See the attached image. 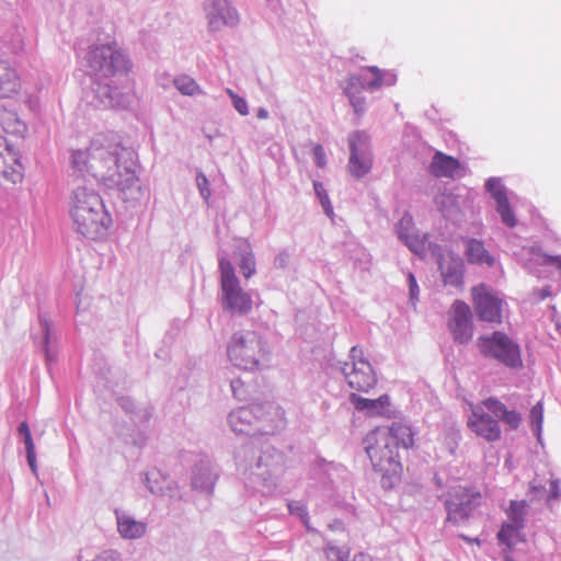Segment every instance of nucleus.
Segmentation results:
<instances>
[{
    "instance_id": "48",
    "label": "nucleus",
    "mask_w": 561,
    "mask_h": 561,
    "mask_svg": "<svg viewBox=\"0 0 561 561\" xmlns=\"http://www.w3.org/2000/svg\"><path fill=\"white\" fill-rule=\"evenodd\" d=\"M560 481L559 480H551L550 481V489H549V495L547 496V502L549 503L553 499H558L560 496Z\"/></svg>"
},
{
    "instance_id": "41",
    "label": "nucleus",
    "mask_w": 561,
    "mask_h": 561,
    "mask_svg": "<svg viewBox=\"0 0 561 561\" xmlns=\"http://www.w3.org/2000/svg\"><path fill=\"white\" fill-rule=\"evenodd\" d=\"M522 528L515 526L512 523L504 524L500 531L497 533V539L500 542L511 546V539L514 533L520 530Z\"/></svg>"
},
{
    "instance_id": "9",
    "label": "nucleus",
    "mask_w": 561,
    "mask_h": 561,
    "mask_svg": "<svg viewBox=\"0 0 561 561\" xmlns=\"http://www.w3.org/2000/svg\"><path fill=\"white\" fill-rule=\"evenodd\" d=\"M364 448L375 470L389 471L398 465V453L387 426H378L369 432L364 440Z\"/></svg>"
},
{
    "instance_id": "49",
    "label": "nucleus",
    "mask_w": 561,
    "mask_h": 561,
    "mask_svg": "<svg viewBox=\"0 0 561 561\" xmlns=\"http://www.w3.org/2000/svg\"><path fill=\"white\" fill-rule=\"evenodd\" d=\"M547 492L545 485H537L535 483H531L530 484V488H529V493L534 496V499L536 497H541L543 496V494Z\"/></svg>"
},
{
    "instance_id": "11",
    "label": "nucleus",
    "mask_w": 561,
    "mask_h": 561,
    "mask_svg": "<svg viewBox=\"0 0 561 561\" xmlns=\"http://www.w3.org/2000/svg\"><path fill=\"white\" fill-rule=\"evenodd\" d=\"M350 159L347 170L355 179L367 175L373 168V153L370 137L363 130H355L348 135Z\"/></svg>"
},
{
    "instance_id": "8",
    "label": "nucleus",
    "mask_w": 561,
    "mask_h": 561,
    "mask_svg": "<svg viewBox=\"0 0 561 561\" xmlns=\"http://www.w3.org/2000/svg\"><path fill=\"white\" fill-rule=\"evenodd\" d=\"M477 347L484 358L494 359L508 368L516 369L523 365L520 346L504 332L494 331L479 336Z\"/></svg>"
},
{
    "instance_id": "39",
    "label": "nucleus",
    "mask_w": 561,
    "mask_h": 561,
    "mask_svg": "<svg viewBox=\"0 0 561 561\" xmlns=\"http://www.w3.org/2000/svg\"><path fill=\"white\" fill-rule=\"evenodd\" d=\"M543 420V409L541 402H537L530 410V421L534 427V431L537 435L540 434L541 426Z\"/></svg>"
},
{
    "instance_id": "37",
    "label": "nucleus",
    "mask_w": 561,
    "mask_h": 561,
    "mask_svg": "<svg viewBox=\"0 0 561 561\" xmlns=\"http://www.w3.org/2000/svg\"><path fill=\"white\" fill-rule=\"evenodd\" d=\"M313 188H314V193L323 208V211L325 213V215L331 217L333 215V206L330 202V198L324 188V185L321 182L314 181Z\"/></svg>"
},
{
    "instance_id": "51",
    "label": "nucleus",
    "mask_w": 561,
    "mask_h": 561,
    "mask_svg": "<svg viewBox=\"0 0 561 561\" xmlns=\"http://www.w3.org/2000/svg\"><path fill=\"white\" fill-rule=\"evenodd\" d=\"M118 404L127 412H130L133 407H134V403L133 401L129 399V398H125V397H122L119 398L118 400Z\"/></svg>"
},
{
    "instance_id": "56",
    "label": "nucleus",
    "mask_w": 561,
    "mask_h": 561,
    "mask_svg": "<svg viewBox=\"0 0 561 561\" xmlns=\"http://www.w3.org/2000/svg\"><path fill=\"white\" fill-rule=\"evenodd\" d=\"M435 481H436V484H437L438 486H442V482H440V480H439L437 477H435Z\"/></svg>"
},
{
    "instance_id": "34",
    "label": "nucleus",
    "mask_w": 561,
    "mask_h": 561,
    "mask_svg": "<svg viewBox=\"0 0 561 561\" xmlns=\"http://www.w3.org/2000/svg\"><path fill=\"white\" fill-rule=\"evenodd\" d=\"M528 504L526 501H511L510 507L506 511L511 523L519 528L525 527V517L527 514Z\"/></svg>"
},
{
    "instance_id": "19",
    "label": "nucleus",
    "mask_w": 561,
    "mask_h": 561,
    "mask_svg": "<svg viewBox=\"0 0 561 561\" xmlns=\"http://www.w3.org/2000/svg\"><path fill=\"white\" fill-rule=\"evenodd\" d=\"M218 478L219 472L215 463L208 458H202L192 469V489L210 495Z\"/></svg>"
},
{
    "instance_id": "46",
    "label": "nucleus",
    "mask_w": 561,
    "mask_h": 561,
    "mask_svg": "<svg viewBox=\"0 0 561 561\" xmlns=\"http://www.w3.org/2000/svg\"><path fill=\"white\" fill-rule=\"evenodd\" d=\"M312 154L317 167L324 168L327 164V158L323 147L321 145H316L312 149Z\"/></svg>"
},
{
    "instance_id": "45",
    "label": "nucleus",
    "mask_w": 561,
    "mask_h": 561,
    "mask_svg": "<svg viewBox=\"0 0 561 561\" xmlns=\"http://www.w3.org/2000/svg\"><path fill=\"white\" fill-rule=\"evenodd\" d=\"M288 510L291 514L299 516L302 519V522L305 523V525H307L308 514H307L306 507L302 503H300V502L288 503Z\"/></svg>"
},
{
    "instance_id": "28",
    "label": "nucleus",
    "mask_w": 561,
    "mask_h": 561,
    "mask_svg": "<svg viewBox=\"0 0 561 561\" xmlns=\"http://www.w3.org/2000/svg\"><path fill=\"white\" fill-rule=\"evenodd\" d=\"M466 255L472 264L492 266L494 263L493 256L485 250L483 243L476 239H470L466 242Z\"/></svg>"
},
{
    "instance_id": "54",
    "label": "nucleus",
    "mask_w": 561,
    "mask_h": 561,
    "mask_svg": "<svg viewBox=\"0 0 561 561\" xmlns=\"http://www.w3.org/2000/svg\"><path fill=\"white\" fill-rule=\"evenodd\" d=\"M268 111L264 107H260L256 112V116L260 119H266L268 117Z\"/></svg>"
},
{
    "instance_id": "52",
    "label": "nucleus",
    "mask_w": 561,
    "mask_h": 561,
    "mask_svg": "<svg viewBox=\"0 0 561 561\" xmlns=\"http://www.w3.org/2000/svg\"><path fill=\"white\" fill-rule=\"evenodd\" d=\"M383 75V85H392L396 82V76L390 72L382 71Z\"/></svg>"
},
{
    "instance_id": "5",
    "label": "nucleus",
    "mask_w": 561,
    "mask_h": 561,
    "mask_svg": "<svg viewBox=\"0 0 561 561\" xmlns=\"http://www.w3.org/2000/svg\"><path fill=\"white\" fill-rule=\"evenodd\" d=\"M268 351L266 343L254 331H238L227 344V356L230 363L243 370L261 369Z\"/></svg>"
},
{
    "instance_id": "57",
    "label": "nucleus",
    "mask_w": 561,
    "mask_h": 561,
    "mask_svg": "<svg viewBox=\"0 0 561 561\" xmlns=\"http://www.w3.org/2000/svg\"><path fill=\"white\" fill-rule=\"evenodd\" d=\"M460 537H461L463 540H466V541H472V540H471L470 538H468L467 536L461 535Z\"/></svg>"
},
{
    "instance_id": "6",
    "label": "nucleus",
    "mask_w": 561,
    "mask_h": 561,
    "mask_svg": "<svg viewBox=\"0 0 561 561\" xmlns=\"http://www.w3.org/2000/svg\"><path fill=\"white\" fill-rule=\"evenodd\" d=\"M275 410L271 403H254L232 411L228 415V424L237 434L249 436L271 435L276 426L271 424V412Z\"/></svg>"
},
{
    "instance_id": "26",
    "label": "nucleus",
    "mask_w": 561,
    "mask_h": 561,
    "mask_svg": "<svg viewBox=\"0 0 561 561\" xmlns=\"http://www.w3.org/2000/svg\"><path fill=\"white\" fill-rule=\"evenodd\" d=\"M346 81L362 90L374 91L383 85V75L378 67L371 66L358 75H351Z\"/></svg>"
},
{
    "instance_id": "33",
    "label": "nucleus",
    "mask_w": 561,
    "mask_h": 561,
    "mask_svg": "<svg viewBox=\"0 0 561 561\" xmlns=\"http://www.w3.org/2000/svg\"><path fill=\"white\" fill-rule=\"evenodd\" d=\"M173 84L183 95L194 96L204 94L202 88L190 76L182 75L173 79Z\"/></svg>"
},
{
    "instance_id": "38",
    "label": "nucleus",
    "mask_w": 561,
    "mask_h": 561,
    "mask_svg": "<svg viewBox=\"0 0 561 561\" xmlns=\"http://www.w3.org/2000/svg\"><path fill=\"white\" fill-rule=\"evenodd\" d=\"M18 434L24 444L26 454L35 451V446H34V442L32 438L31 430H30V426L26 421H23L20 423V425L18 427Z\"/></svg>"
},
{
    "instance_id": "22",
    "label": "nucleus",
    "mask_w": 561,
    "mask_h": 561,
    "mask_svg": "<svg viewBox=\"0 0 561 561\" xmlns=\"http://www.w3.org/2000/svg\"><path fill=\"white\" fill-rule=\"evenodd\" d=\"M114 515L117 533L123 539L137 540L147 534L148 525L145 520H138L121 508H115Z\"/></svg>"
},
{
    "instance_id": "23",
    "label": "nucleus",
    "mask_w": 561,
    "mask_h": 561,
    "mask_svg": "<svg viewBox=\"0 0 561 561\" xmlns=\"http://www.w3.org/2000/svg\"><path fill=\"white\" fill-rule=\"evenodd\" d=\"M483 407L497 420L506 424L511 430H517L522 422V415L515 410H508L496 398H489L482 402Z\"/></svg>"
},
{
    "instance_id": "55",
    "label": "nucleus",
    "mask_w": 561,
    "mask_h": 561,
    "mask_svg": "<svg viewBox=\"0 0 561 561\" xmlns=\"http://www.w3.org/2000/svg\"><path fill=\"white\" fill-rule=\"evenodd\" d=\"M550 295V291L548 288H543L540 294V298L543 299Z\"/></svg>"
},
{
    "instance_id": "47",
    "label": "nucleus",
    "mask_w": 561,
    "mask_h": 561,
    "mask_svg": "<svg viewBox=\"0 0 561 561\" xmlns=\"http://www.w3.org/2000/svg\"><path fill=\"white\" fill-rule=\"evenodd\" d=\"M289 262V253L282 251L274 259V266L277 268H285Z\"/></svg>"
},
{
    "instance_id": "20",
    "label": "nucleus",
    "mask_w": 561,
    "mask_h": 561,
    "mask_svg": "<svg viewBox=\"0 0 561 561\" xmlns=\"http://www.w3.org/2000/svg\"><path fill=\"white\" fill-rule=\"evenodd\" d=\"M468 426L478 436L488 442H495L501 438L499 421L485 413L482 408H476L468 420Z\"/></svg>"
},
{
    "instance_id": "31",
    "label": "nucleus",
    "mask_w": 561,
    "mask_h": 561,
    "mask_svg": "<svg viewBox=\"0 0 561 561\" xmlns=\"http://www.w3.org/2000/svg\"><path fill=\"white\" fill-rule=\"evenodd\" d=\"M362 89L351 84L346 81L344 87V93L348 98V101L356 115L360 116L366 112V99L362 94Z\"/></svg>"
},
{
    "instance_id": "53",
    "label": "nucleus",
    "mask_w": 561,
    "mask_h": 561,
    "mask_svg": "<svg viewBox=\"0 0 561 561\" xmlns=\"http://www.w3.org/2000/svg\"><path fill=\"white\" fill-rule=\"evenodd\" d=\"M546 261L548 263L557 264V267L561 271V255H557V256L549 255V256H547Z\"/></svg>"
},
{
    "instance_id": "35",
    "label": "nucleus",
    "mask_w": 561,
    "mask_h": 561,
    "mask_svg": "<svg viewBox=\"0 0 561 561\" xmlns=\"http://www.w3.org/2000/svg\"><path fill=\"white\" fill-rule=\"evenodd\" d=\"M238 265L245 278H250L256 272L254 255L248 244H242V252Z\"/></svg>"
},
{
    "instance_id": "14",
    "label": "nucleus",
    "mask_w": 561,
    "mask_h": 561,
    "mask_svg": "<svg viewBox=\"0 0 561 561\" xmlns=\"http://www.w3.org/2000/svg\"><path fill=\"white\" fill-rule=\"evenodd\" d=\"M394 231L398 239L420 257H424L427 252L432 250L428 236H420L415 228L413 217L409 211L403 213L402 217L394 226Z\"/></svg>"
},
{
    "instance_id": "1",
    "label": "nucleus",
    "mask_w": 561,
    "mask_h": 561,
    "mask_svg": "<svg viewBox=\"0 0 561 561\" xmlns=\"http://www.w3.org/2000/svg\"><path fill=\"white\" fill-rule=\"evenodd\" d=\"M71 165L80 174H90L107 188L116 190L125 202L140 201L146 194L137 175L135 151L114 135H96L85 150L73 151Z\"/></svg>"
},
{
    "instance_id": "2",
    "label": "nucleus",
    "mask_w": 561,
    "mask_h": 561,
    "mask_svg": "<svg viewBox=\"0 0 561 561\" xmlns=\"http://www.w3.org/2000/svg\"><path fill=\"white\" fill-rule=\"evenodd\" d=\"M84 58L95 77L88 102L98 108H128L134 102L128 77L133 65L125 50L116 42L93 44Z\"/></svg>"
},
{
    "instance_id": "25",
    "label": "nucleus",
    "mask_w": 561,
    "mask_h": 561,
    "mask_svg": "<svg viewBox=\"0 0 561 561\" xmlns=\"http://www.w3.org/2000/svg\"><path fill=\"white\" fill-rule=\"evenodd\" d=\"M21 89V81L14 68L0 60V99H11Z\"/></svg>"
},
{
    "instance_id": "29",
    "label": "nucleus",
    "mask_w": 561,
    "mask_h": 561,
    "mask_svg": "<svg viewBox=\"0 0 561 561\" xmlns=\"http://www.w3.org/2000/svg\"><path fill=\"white\" fill-rule=\"evenodd\" d=\"M38 321L39 327L42 331L41 336H35L34 341L35 343L41 346L45 353L46 362L50 364L56 359V353L51 348V342H50V323L46 314L39 313L38 314Z\"/></svg>"
},
{
    "instance_id": "18",
    "label": "nucleus",
    "mask_w": 561,
    "mask_h": 561,
    "mask_svg": "<svg viewBox=\"0 0 561 561\" xmlns=\"http://www.w3.org/2000/svg\"><path fill=\"white\" fill-rule=\"evenodd\" d=\"M485 191L492 196L496 203V211L501 220L510 228L516 226L517 220L511 208L505 185L500 178H490L484 184Z\"/></svg>"
},
{
    "instance_id": "24",
    "label": "nucleus",
    "mask_w": 561,
    "mask_h": 561,
    "mask_svg": "<svg viewBox=\"0 0 561 561\" xmlns=\"http://www.w3.org/2000/svg\"><path fill=\"white\" fill-rule=\"evenodd\" d=\"M460 169L456 158L436 151L428 165V172L436 178H454Z\"/></svg>"
},
{
    "instance_id": "32",
    "label": "nucleus",
    "mask_w": 561,
    "mask_h": 561,
    "mask_svg": "<svg viewBox=\"0 0 561 561\" xmlns=\"http://www.w3.org/2000/svg\"><path fill=\"white\" fill-rule=\"evenodd\" d=\"M142 482L150 493L154 495H163L165 490V479L162 473L152 469L144 474Z\"/></svg>"
},
{
    "instance_id": "13",
    "label": "nucleus",
    "mask_w": 561,
    "mask_h": 561,
    "mask_svg": "<svg viewBox=\"0 0 561 561\" xmlns=\"http://www.w3.org/2000/svg\"><path fill=\"white\" fill-rule=\"evenodd\" d=\"M204 12L211 33L219 32L225 26L237 27L240 23V14L229 0H205Z\"/></svg>"
},
{
    "instance_id": "50",
    "label": "nucleus",
    "mask_w": 561,
    "mask_h": 561,
    "mask_svg": "<svg viewBox=\"0 0 561 561\" xmlns=\"http://www.w3.org/2000/svg\"><path fill=\"white\" fill-rule=\"evenodd\" d=\"M26 460H27V463H28L33 474L37 476V463H36V454H35V451L27 453L26 454Z\"/></svg>"
},
{
    "instance_id": "3",
    "label": "nucleus",
    "mask_w": 561,
    "mask_h": 561,
    "mask_svg": "<svg viewBox=\"0 0 561 561\" xmlns=\"http://www.w3.org/2000/svg\"><path fill=\"white\" fill-rule=\"evenodd\" d=\"M280 458L270 445L257 454L253 442L242 445L236 455L238 469L245 476V483L263 495H272L276 491Z\"/></svg>"
},
{
    "instance_id": "27",
    "label": "nucleus",
    "mask_w": 561,
    "mask_h": 561,
    "mask_svg": "<svg viewBox=\"0 0 561 561\" xmlns=\"http://www.w3.org/2000/svg\"><path fill=\"white\" fill-rule=\"evenodd\" d=\"M351 402L358 411H366L369 415H382L389 407V397L382 394L378 399L373 400L352 394Z\"/></svg>"
},
{
    "instance_id": "7",
    "label": "nucleus",
    "mask_w": 561,
    "mask_h": 561,
    "mask_svg": "<svg viewBox=\"0 0 561 561\" xmlns=\"http://www.w3.org/2000/svg\"><path fill=\"white\" fill-rule=\"evenodd\" d=\"M221 305L225 311L232 314L245 316L253 307L252 295L241 286L231 262L225 257L219 259Z\"/></svg>"
},
{
    "instance_id": "36",
    "label": "nucleus",
    "mask_w": 561,
    "mask_h": 561,
    "mask_svg": "<svg viewBox=\"0 0 561 561\" xmlns=\"http://www.w3.org/2000/svg\"><path fill=\"white\" fill-rule=\"evenodd\" d=\"M325 557L329 561H347L350 550L346 547H337L328 542L324 548Z\"/></svg>"
},
{
    "instance_id": "30",
    "label": "nucleus",
    "mask_w": 561,
    "mask_h": 561,
    "mask_svg": "<svg viewBox=\"0 0 561 561\" xmlns=\"http://www.w3.org/2000/svg\"><path fill=\"white\" fill-rule=\"evenodd\" d=\"M390 432L392 443L394 444V450L398 453L399 447L408 449L413 445V433L410 426L402 423H393L388 427Z\"/></svg>"
},
{
    "instance_id": "4",
    "label": "nucleus",
    "mask_w": 561,
    "mask_h": 561,
    "mask_svg": "<svg viewBox=\"0 0 561 561\" xmlns=\"http://www.w3.org/2000/svg\"><path fill=\"white\" fill-rule=\"evenodd\" d=\"M69 214L73 229L91 240L103 237L112 222L100 195L85 185L73 188Z\"/></svg>"
},
{
    "instance_id": "12",
    "label": "nucleus",
    "mask_w": 561,
    "mask_h": 561,
    "mask_svg": "<svg viewBox=\"0 0 561 561\" xmlns=\"http://www.w3.org/2000/svg\"><path fill=\"white\" fill-rule=\"evenodd\" d=\"M481 495L472 489L461 485L451 488L445 500L447 520L459 524L469 518L471 513L480 504Z\"/></svg>"
},
{
    "instance_id": "42",
    "label": "nucleus",
    "mask_w": 561,
    "mask_h": 561,
    "mask_svg": "<svg viewBox=\"0 0 561 561\" xmlns=\"http://www.w3.org/2000/svg\"><path fill=\"white\" fill-rule=\"evenodd\" d=\"M196 185L199 191L201 196L205 202H208L210 197V188L209 182L203 172H197L196 174Z\"/></svg>"
},
{
    "instance_id": "10",
    "label": "nucleus",
    "mask_w": 561,
    "mask_h": 561,
    "mask_svg": "<svg viewBox=\"0 0 561 561\" xmlns=\"http://www.w3.org/2000/svg\"><path fill=\"white\" fill-rule=\"evenodd\" d=\"M351 362H346L341 370L352 389L367 392L377 383V378L370 363L363 357L362 350L353 346L350 352Z\"/></svg>"
},
{
    "instance_id": "40",
    "label": "nucleus",
    "mask_w": 561,
    "mask_h": 561,
    "mask_svg": "<svg viewBox=\"0 0 561 561\" xmlns=\"http://www.w3.org/2000/svg\"><path fill=\"white\" fill-rule=\"evenodd\" d=\"M226 91L232 101V105H233L234 110L242 116L248 115L249 106H248V102L245 101V99L236 94L231 89H227Z\"/></svg>"
},
{
    "instance_id": "21",
    "label": "nucleus",
    "mask_w": 561,
    "mask_h": 561,
    "mask_svg": "<svg viewBox=\"0 0 561 561\" xmlns=\"http://www.w3.org/2000/svg\"><path fill=\"white\" fill-rule=\"evenodd\" d=\"M438 266L444 284L459 288L463 283V261L451 252L438 254Z\"/></svg>"
},
{
    "instance_id": "17",
    "label": "nucleus",
    "mask_w": 561,
    "mask_h": 561,
    "mask_svg": "<svg viewBox=\"0 0 561 561\" xmlns=\"http://www.w3.org/2000/svg\"><path fill=\"white\" fill-rule=\"evenodd\" d=\"M476 311L482 321L501 322L503 301L485 286L472 290Z\"/></svg>"
},
{
    "instance_id": "15",
    "label": "nucleus",
    "mask_w": 561,
    "mask_h": 561,
    "mask_svg": "<svg viewBox=\"0 0 561 561\" xmlns=\"http://www.w3.org/2000/svg\"><path fill=\"white\" fill-rule=\"evenodd\" d=\"M448 328L455 342L459 344H467L472 339V312L466 302L456 300L453 304Z\"/></svg>"
},
{
    "instance_id": "44",
    "label": "nucleus",
    "mask_w": 561,
    "mask_h": 561,
    "mask_svg": "<svg viewBox=\"0 0 561 561\" xmlns=\"http://www.w3.org/2000/svg\"><path fill=\"white\" fill-rule=\"evenodd\" d=\"M230 388L233 397L238 400H244L247 398V390L244 389V383L241 379H232L230 381Z\"/></svg>"
},
{
    "instance_id": "43",
    "label": "nucleus",
    "mask_w": 561,
    "mask_h": 561,
    "mask_svg": "<svg viewBox=\"0 0 561 561\" xmlns=\"http://www.w3.org/2000/svg\"><path fill=\"white\" fill-rule=\"evenodd\" d=\"M408 286H409L410 301L413 306H415L416 301L419 300L420 288L416 283V279L412 273L408 274Z\"/></svg>"
},
{
    "instance_id": "16",
    "label": "nucleus",
    "mask_w": 561,
    "mask_h": 561,
    "mask_svg": "<svg viewBox=\"0 0 561 561\" xmlns=\"http://www.w3.org/2000/svg\"><path fill=\"white\" fill-rule=\"evenodd\" d=\"M22 179L23 167L19 153L0 137V185H14Z\"/></svg>"
}]
</instances>
